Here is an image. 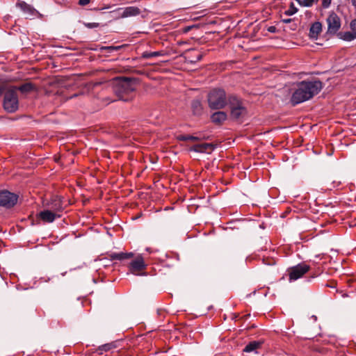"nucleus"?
Returning <instances> with one entry per match:
<instances>
[{
    "label": "nucleus",
    "mask_w": 356,
    "mask_h": 356,
    "mask_svg": "<svg viewBox=\"0 0 356 356\" xmlns=\"http://www.w3.org/2000/svg\"><path fill=\"white\" fill-rule=\"evenodd\" d=\"M136 90V80L124 78L117 81L114 91L122 99L126 101L125 95H129Z\"/></svg>",
    "instance_id": "7ed1b4c3"
},
{
    "label": "nucleus",
    "mask_w": 356,
    "mask_h": 356,
    "mask_svg": "<svg viewBox=\"0 0 356 356\" xmlns=\"http://www.w3.org/2000/svg\"><path fill=\"white\" fill-rule=\"evenodd\" d=\"M298 12V8L295 6L293 3H291L289 8L284 12V14L288 16H291Z\"/></svg>",
    "instance_id": "412c9836"
},
{
    "label": "nucleus",
    "mask_w": 356,
    "mask_h": 356,
    "mask_svg": "<svg viewBox=\"0 0 356 356\" xmlns=\"http://www.w3.org/2000/svg\"><path fill=\"white\" fill-rule=\"evenodd\" d=\"M213 149V145L211 143H202V144H197L193 145L191 150L196 152H200V153H204L207 152L209 150Z\"/></svg>",
    "instance_id": "2eb2a0df"
},
{
    "label": "nucleus",
    "mask_w": 356,
    "mask_h": 356,
    "mask_svg": "<svg viewBox=\"0 0 356 356\" xmlns=\"http://www.w3.org/2000/svg\"><path fill=\"white\" fill-rule=\"evenodd\" d=\"M13 88H16V92L17 90L20 91L22 94H27L30 92L33 91L35 89V86L31 83H25L21 85L19 87H12Z\"/></svg>",
    "instance_id": "dca6fc26"
},
{
    "label": "nucleus",
    "mask_w": 356,
    "mask_h": 356,
    "mask_svg": "<svg viewBox=\"0 0 356 356\" xmlns=\"http://www.w3.org/2000/svg\"><path fill=\"white\" fill-rule=\"evenodd\" d=\"M84 26L88 29H94L99 26L98 23L92 22V23H84Z\"/></svg>",
    "instance_id": "a878e982"
},
{
    "label": "nucleus",
    "mask_w": 356,
    "mask_h": 356,
    "mask_svg": "<svg viewBox=\"0 0 356 356\" xmlns=\"http://www.w3.org/2000/svg\"><path fill=\"white\" fill-rule=\"evenodd\" d=\"M312 318H313V319H314V321H316V319H317L316 316H313Z\"/></svg>",
    "instance_id": "e433bc0d"
},
{
    "label": "nucleus",
    "mask_w": 356,
    "mask_h": 356,
    "mask_svg": "<svg viewBox=\"0 0 356 356\" xmlns=\"http://www.w3.org/2000/svg\"><path fill=\"white\" fill-rule=\"evenodd\" d=\"M299 4L302 1V0H296Z\"/></svg>",
    "instance_id": "c9c22d12"
},
{
    "label": "nucleus",
    "mask_w": 356,
    "mask_h": 356,
    "mask_svg": "<svg viewBox=\"0 0 356 356\" xmlns=\"http://www.w3.org/2000/svg\"><path fill=\"white\" fill-rule=\"evenodd\" d=\"M230 115L234 120H239L245 116L247 110L241 101L235 96L228 97Z\"/></svg>",
    "instance_id": "20e7f679"
},
{
    "label": "nucleus",
    "mask_w": 356,
    "mask_h": 356,
    "mask_svg": "<svg viewBox=\"0 0 356 356\" xmlns=\"http://www.w3.org/2000/svg\"><path fill=\"white\" fill-rule=\"evenodd\" d=\"M350 25L351 29L356 31V19L352 20Z\"/></svg>",
    "instance_id": "cd10ccee"
},
{
    "label": "nucleus",
    "mask_w": 356,
    "mask_h": 356,
    "mask_svg": "<svg viewBox=\"0 0 356 356\" xmlns=\"http://www.w3.org/2000/svg\"><path fill=\"white\" fill-rule=\"evenodd\" d=\"M323 85L320 81L299 82L292 94L291 102L296 105L312 99L322 89Z\"/></svg>",
    "instance_id": "f257e3e1"
},
{
    "label": "nucleus",
    "mask_w": 356,
    "mask_h": 356,
    "mask_svg": "<svg viewBox=\"0 0 356 356\" xmlns=\"http://www.w3.org/2000/svg\"><path fill=\"white\" fill-rule=\"evenodd\" d=\"M191 108L194 115H200L202 113V106L201 102L198 99L193 100L191 103Z\"/></svg>",
    "instance_id": "a211bd4d"
},
{
    "label": "nucleus",
    "mask_w": 356,
    "mask_h": 356,
    "mask_svg": "<svg viewBox=\"0 0 356 356\" xmlns=\"http://www.w3.org/2000/svg\"><path fill=\"white\" fill-rule=\"evenodd\" d=\"M89 3H90V0H79V4L80 6H86V5H88Z\"/></svg>",
    "instance_id": "c85d7f7f"
},
{
    "label": "nucleus",
    "mask_w": 356,
    "mask_h": 356,
    "mask_svg": "<svg viewBox=\"0 0 356 356\" xmlns=\"http://www.w3.org/2000/svg\"><path fill=\"white\" fill-rule=\"evenodd\" d=\"M60 213H56L51 210L44 209L41 211L38 214V217L42 220L44 222L51 223L56 218H60Z\"/></svg>",
    "instance_id": "9b49d317"
},
{
    "label": "nucleus",
    "mask_w": 356,
    "mask_h": 356,
    "mask_svg": "<svg viewBox=\"0 0 356 356\" xmlns=\"http://www.w3.org/2000/svg\"><path fill=\"white\" fill-rule=\"evenodd\" d=\"M2 92H3V91H2V90L0 88V96L2 95Z\"/></svg>",
    "instance_id": "4c0bfd02"
},
{
    "label": "nucleus",
    "mask_w": 356,
    "mask_h": 356,
    "mask_svg": "<svg viewBox=\"0 0 356 356\" xmlns=\"http://www.w3.org/2000/svg\"><path fill=\"white\" fill-rule=\"evenodd\" d=\"M103 49H111V50H118V49H120V47L110 46V47H105Z\"/></svg>",
    "instance_id": "c756f323"
},
{
    "label": "nucleus",
    "mask_w": 356,
    "mask_h": 356,
    "mask_svg": "<svg viewBox=\"0 0 356 356\" xmlns=\"http://www.w3.org/2000/svg\"><path fill=\"white\" fill-rule=\"evenodd\" d=\"M261 345V342L256 341H251L245 347V348L243 349V352H245V353L254 352V353H257V350L259 348H260Z\"/></svg>",
    "instance_id": "f3484780"
},
{
    "label": "nucleus",
    "mask_w": 356,
    "mask_h": 356,
    "mask_svg": "<svg viewBox=\"0 0 356 356\" xmlns=\"http://www.w3.org/2000/svg\"><path fill=\"white\" fill-rule=\"evenodd\" d=\"M140 13V9L138 7L135 6H129L127 7L123 10V12L121 14V17L126 18L129 17L136 16L139 15Z\"/></svg>",
    "instance_id": "4468645a"
},
{
    "label": "nucleus",
    "mask_w": 356,
    "mask_h": 356,
    "mask_svg": "<svg viewBox=\"0 0 356 356\" xmlns=\"http://www.w3.org/2000/svg\"><path fill=\"white\" fill-rule=\"evenodd\" d=\"M202 54H198L197 56H196V60H191V62H196V61H199L202 59Z\"/></svg>",
    "instance_id": "7c9ffc66"
},
{
    "label": "nucleus",
    "mask_w": 356,
    "mask_h": 356,
    "mask_svg": "<svg viewBox=\"0 0 356 356\" xmlns=\"http://www.w3.org/2000/svg\"><path fill=\"white\" fill-rule=\"evenodd\" d=\"M146 266L143 258L141 256H138L130 263L129 266V271L136 275H145V273H140V272L145 270Z\"/></svg>",
    "instance_id": "6e6552de"
},
{
    "label": "nucleus",
    "mask_w": 356,
    "mask_h": 356,
    "mask_svg": "<svg viewBox=\"0 0 356 356\" xmlns=\"http://www.w3.org/2000/svg\"><path fill=\"white\" fill-rule=\"evenodd\" d=\"M328 31L331 33H335L341 26L339 17L334 13H331L327 19Z\"/></svg>",
    "instance_id": "9d476101"
},
{
    "label": "nucleus",
    "mask_w": 356,
    "mask_h": 356,
    "mask_svg": "<svg viewBox=\"0 0 356 356\" xmlns=\"http://www.w3.org/2000/svg\"><path fill=\"white\" fill-rule=\"evenodd\" d=\"M341 38L345 41H352L356 39V31H346L341 33Z\"/></svg>",
    "instance_id": "aec40b11"
},
{
    "label": "nucleus",
    "mask_w": 356,
    "mask_h": 356,
    "mask_svg": "<svg viewBox=\"0 0 356 356\" xmlns=\"http://www.w3.org/2000/svg\"><path fill=\"white\" fill-rule=\"evenodd\" d=\"M291 22V19H283V22L286 23V24L290 23Z\"/></svg>",
    "instance_id": "473e14b6"
},
{
    "label": "nucleus",
    "mask_w": 356,
    "mask_h": 356,
    "mask_svg": "<svg viewBox=\"0 0 356 356\" xmlns=\"http://www.w3.org/2000/svg\"><path fill=\"white\" fill-rule=\"evenodd\" d=\"M353 6L356 7V0H350Z\"/></svg>",
    "instance_id": "72a5a7b5"
},
{
    "label": "nucleus",
    "mask_w": 356,
    "mask_h": 356,
    "mask_svg": "<svg viewBox=\"0 0 356 356\" xmlns=\"http://www.w3.org/2000/svg\"><path fill=\"white\" fill-rule=\"evenodd\" d=\"M109 258L111 260H124L128 259L130 258H132L134 257V254L132 252H113L111 253L109 255Z\"/></svg>",
    "instance_id": "ddd939ff"
},
{
    "label": "nucleus",
    "mask_w": 356,
    "mask_h": 356,
    "mask_svg": "<svg viewBox=\"0 0 356 356\" xmlns=\"http://www.w3.org/2000/svg\"><path fill=\"white\" fill-rule=\"evenodd\" d=\"M109 348H109V345H108V344L104 345L102 346V349L104 350H108Z\"/></svg>",
    "instance_id": "2f4dec72"
},
{
    "label": "nucleus",
    "mask_w": 356,
    "mask_h": 356,
    "mask_svg": "<svg viewBox=\"0 0 356 356\" xmlns=\"http://www.w3.org/2000/svg\"><path fill=\"white\" fill-rule=\"evenodd\" d=\"M332 0H323L322 1V6L325 8H327L330 6Z\"/></svg>",
    "instance_id": "bb28decb"
},
{
    "label": "nucleus",
    "mask_w": 356,
    "mask_h": 356,
    "mask_svg": "<svg viewBox=\"0 0 356 356\" xmlns=\"http://www.w3.org/2000/svg\"><path fill=\"white\" fill-rule=\"evenodd\" d=\"M227 115L224 111H217L211 115L212 122L220 124L227 120Z\"/></svg>",
    "instance_id": "f8f14e48"
},
{
    "label": "nucleus",
    "mask_w": 356,
    "mask_h": 356,
    "mask_svg": "<svg viewBox=\"0 0 356 356\" xmlns=\"http://www.w3.org/2000/svg\"><path fill=\"white\" fill-rule=\"evenodd\" d=\"M18 196L8 191L3 190L0 191V206L6 208L14 207L17 202Z\"/></svg>",
    "instance_id": "0eeeda50"
},
{
    "label": "nucleus",
    "mask_w": 356,
    "mask_h": 356,
    "mask_svg": "<svg viewBox=\"0 0 356 356\" xmlns=\"http://www.w3.org/2000/svg\"><path fill=\"white\" fill-rule=\"evenodd\" d=\"M46 206L47 207V209L56 213H60L63 210L62 198L58 195L53 196L46 204Z\"/></svg>",
    "instance_id": "1a4fd4ad"
},
{
    "label": "nucleus",
    "mask_w": 356,
    "mask_h": 356,
    "mask_svg": "<svg viewBox=\"0 0 356 356\" xmlns=\"http://www.w3.org/2000/svg\"><path fill=\"white\" fill-rule=\"evenodd\" d=\"M314 3V0H302L300 3V6L309 7L312 6Z\"/></svg>",
    "instance_id": "393cba45"
},
{
    "label": "nucleus",
    "mask_w": 356,
    "mask_h": 356,
    "mask_svg": "<svg viewBox=\"0 0 356 356\" xmlns=\"http://www.w3.org/2000/svg\"><path fill=\"white\" fill-rule=\"evenodd\" d=\"M310 270V266L305 263L299 264L288 269L289 281H296L301 278Z\"/></svg>",
    "instance_id": "423d86ee"
},
{
    "label": "nucleus",
    "mask_w": 356,
    "mask_h": 356,
    "mask_svg": "<svg viewBox=\"0 0 356 356\" xmlns=\"http://www.w3.org/2000/svg\"><path fill=\"white\" fill-rule=\"evenodd\" d=\"M179 139L180 140H183V141H186V140L195 141V140H200V138L197 137V136H191V135H184V136H179Z\"/></svg>",
    "instance_id": "4be33fe9"
},
{
    "label": "nucleus",
    "mask_w": 356,
    "mask_h": 356,
    "mask_svg": "<svg viewBox=\"0 0 356 356\" xmlns=\"http://www.w3.org/2000/svg\"><path fill=\"white\" fill-rule=\"evenodd\" d=\"M3 105L4 109L9 113L17 110L19 101L16 88H10L5 92Z\"/></svg>",
    "instance_id": "39448f33"
},
{
    "label": "nucleus",
    "mask_w": 356,
    "mask_h": 356,
    "mask_svg": "<svg viewBox=\"0 0 356 356\" xmlns=\"http://www.w3.org/2000/svg\"><path fill=\"white\" fill-rule=\"evenodd\" d=\"M191 27H190V26L187 27L186 31H189L191 29Z\"/></svg>",
    "instance_id": "58836bf2"
},
{
    "label": "nucleus",
    "mask_w": 356,
    "mask_h": 356,
    "mask_svg": "<svg viewBox=\"0 0 356 356\" xmlns=\"http://www.w3.org/2000/svg\"><path fill=\"white\" fill-rule=\"evenodd\" d=\"M322 30V26L320 22H314L309 30L310 35L312 37H316L317 36Z\"/></svg>",
    "instance_id": "6ab92c4d"
},
{
    "label": "nucleus",
    "mask_w": 356,
    "mask_h": 356,
    "mask_svg": "<svg viewBox=\"0 0 356 356\" xmlns=\"http://www.w3.org/2000/svg\"><path fill=\"white\" fill-rule=\"evenodd\" d=\"M208 104L211 109L219 110L228 104V97L223 89L214 88L211 90L207 97Z\"/></svg>",
    "instance_id": "f03ea898"
},
{
    "label": "nucleus",
    "mask_w": 356,
    "mask_h": 356,
    "mask_svg": "<svg viewBox=\"0 0 356 356\" xmlns=\"http://www.w3.org/2000/svg\"><path fill=\"white\" fill-rule=\"evenodd\" d=\"M17 6L24 11L28 12L31 10L30 6L25 2L18 3Z\"/></svg>",
    "instance_id": "b1692460"
},
{
    "label": "nucleus",
    "mask_w": 356,
    "mask_h": 356,
    "mask_svg": "<svg viewBox=\"0 0 356 356\" xmlns=\"http://www.w3.org/2000/svg\"><path fill=\"white\" fill-rule=\"evenodd\" d=\"M161 53L159 51H154V52H144L143 54V57L145 58H149L155 56H160Z\"/></svg>",
    "instance_id": "5701e85b"
},
{
    "label": "nucleus",
    "mask_w": 356,
    "mask_h": 356,
    "mask_svg": "<svg viewBox=\"0 0 356 356\" xmlns=\"http://www.w3.org/2000/svg\"><path fill=\"white\" fill-rule=\"evenodd\" d=\"M275 28L274 26H270V27H269V29H268V31H269L270 32H274V31H275Z\"/></svg>",
    "instance_id": "f704fd0d"
}]
</instances>
